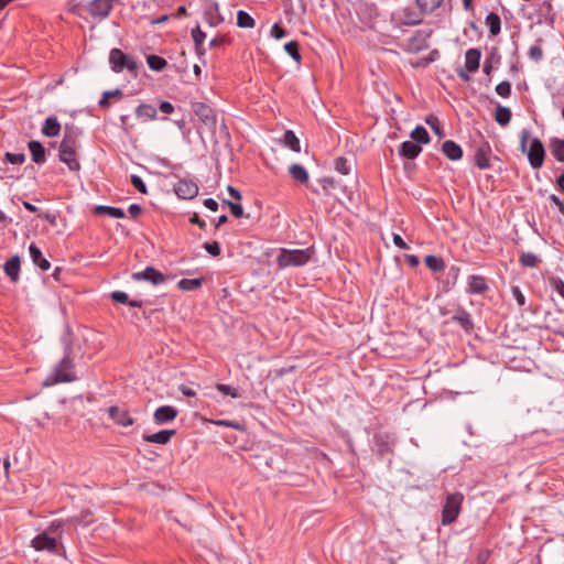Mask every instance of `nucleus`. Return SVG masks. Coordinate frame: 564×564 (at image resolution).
Here are the masks:
<instances>
[{
	"mask_svg": "<svg viewBox=\"0 0 564 564\" xmlns=\"http://www.w3.org/2000/svg\"><path fill=\"white\" fill-rule=\"evenodd\" d=\"M491 154V147L488 142L480 143L475 151L474 160L475 164L479 170L490 169L489 156Z\"/></svg>",
	"mask_w": 564,
	"mask_h": 564,
	"instance_id": "11",
	"label": "nucleus"
},
{
	"mask_svg": "<svg viewBox=\"0 0 564 564\" xmlns=\"http://www.w3.org/2000/svg\"><path fill=\"white\" fill-rule=\"evenodd\" d=\"M58 541L56 536L51 535L47 532H42L37 534L33 540L31 541L32 547H34L36 551H47L53 554L58 553Z\"/></svg>",
	"mask_w": 564,
	"mask_h": 564,
	"instance_id": "8",
	"label": "nucleus"
},
{
	"mask_svg": "<svg viewBox=\"0 0 564 564\" xmlns=\"http://www.w3.org/2000/svg\"><path fill=\"white\" fill-rule=\"evenodd\" d=\"M462 502V494L455 492L447 495L442 510V523L444 525H448L457 519L459 516Z\"/></svg>",
	"mask_w": 564,
	"mask_h": 564,
	"instance_id": "6",
	"label": "nucleus"
},
{
	"mask_svg": "<svg viewBox=\"0 0 564 564\" xmlns=\"http://www.w3.org/2000/svg\"><path fill=\"white\" fill-rule=\"evenodd\" d=\"M65 522L61 519L54 520L46 528L45 532L50 533L53 536H56L57 540L62 539L64 532Z\"/></svg>",
	"mask_w": 564,
	"mask_h": 564,
	"instance_id": "41",
	"label": "nucleus"
},
{
	"mask_svg": "<svg viewBox=\"0 0 564 564\" xmlns=\"http://www.w3.org/2000/svg\"><path fill=\"white\" fill-rule=\"evenodd\" d=\"M6 161L11 164H23L25 162V154L7 152Z\"/></svg>",
	"mask_w": 564,
	"mask_h": 564,
	"instance_id": "52",
	"label": "nucleus"
},
{
	"mask_svg": "<svg viewBox=\"0 0 564 564\" xmlns=\"http://www.w3.org/2000/svg\"><path fill=\"white\" fill-rule=\"evenodd\" d=\"M519 262L524 268H535L541 262V259L538 254L528 251L521 253Z\"/></svg>",
	"mask_w": 564,
	"mask_h": 564,
	"instance_id": "33",
	"label": "nucleus"
},
{
	"mask_svg": "<svg viewBox=\"0 0 564 564\" xmlns=\"http://www.w3.org/2000/svg\"><path fill=\"white\" fill-rule=\"evenodd\" d=\"M203 284L202 278L182 279L177 282V288L183 291H195Z\"/></svg>",
	"mask_w": 564,
	"mask_h": 564,
	"instance_id": "37",
	"label": "nucleus"
},
{
	"mask_svg": "<svg viewBox=\"0 0 564 564\" xmlns=\"http://www.w3.org/2000/svg\"><path fill=\"white\" fill-rule=\"evenodd\" d=\"M28 149L31 153L32 161L35 164L42 165L46 162L47 150L43 147L40 141L31 140L28 143Z\"/></svg>",
	"mask_w": 564,
	"mask_h": 564,
	"instance_id": "16",
	"label": "nucleus"
},
{
	"mask_svg": "<svg viewBox=\"0 0 564 564\" xmlns=\"http://www.w3.org/2000/svg\"><path fill=\"white\" fill-rule=\"evenodd\" d=\"M219 426L232 427L235 430H241V424L238 421L219 420L216 422Z\"/></svg>",
	"mask_w": 564,
	"mask_h": 564,
	"instance_id": "58",
	"label": "nucleus"
},
{
	"mask_svg": "<svg viewBox=\"0 0 564 564\" xmlns=\"http://www.w3.org/2000/svg\"><path fill=\"white\" fill-rule=\"evenodd\" d=\"M549 199L558 208V212L564 216V200L555 194H551Z\"/></svg>",
	"mask_w": 564,
	"mask_h": 564,
	"instance_id": "57",
	"label": "nucleus"
},
{
	"mask_svg": "<svg viewBox=\"0 0 564 564\" xmlns=\"http://www.w3.org/2000/svg\"><path fill=\"white\" fill-rule=\"evenodd\" d=\"M128 212L132 218H137L142 213V207L139 204H131Z\"/></svg>",
	"mask_w": 564,
	"mask_h": 564,
	"instance_id": "63",
	"label": "nucleus"
},
{
	"mask_svg": "<svg viewBox=\"0 0 564 564\" xmlns=\"http://www.w3.org/2000/svg\"><path fill=\"white\" fill-rule=\"evenodd\" d=\"M271 34L275 39L280 40L286 35V31L282 28H280V25L278 23H275L271 29Z\"/></svg>",
	"mask_w": 564,
	"mask_h": 564,
	"instance_id": "59",
	"label": "nucleus"
},
{
	"mask_svg": "<svg viewBox=\"0 0 564 564\" xmlns=\"http://www.w3.org/2000/svg\"><path fill=\"white\" fill-rule=\"evenodd\" d=\"M159 109L161 112L170 115L174 111V106L170 101H161Z\"/></svg>",
	"mask_w": 564,
	"mask_h": 564,
	"instance_id": "61",
	"label": "nucleus"
},
{
	"mask_svg": "<svg viewBox=\"0 0 564 564\" xmlns=\"http://www.w3.org/2000/svg\"><path fill=\"white\" fill-rule=\"evenodd\" d=\"M423 21L422 17L419 13L414 12L412 9H405L403 11L402 24L404 25H417Z\"/></svg>",
	"mask_w": 564,
	"mask_h": 564,
	"instance_id": "40",
	"label": "nucleus"
},
{
	"mask_svg": "<svg viewBox=\"0 0 564 564\" xmlns=\"http://www.w3.org/2000/svg\"><path fill=\"white\" fill-rule=\"evenodd\" d=\"M95 214L97 215H107L111 218H123L126 213L122 208L99 205L95 207Z\"/></svg>",
	"mask_w": 564,
	"mask_h": 564,
	"instance_id": "29",
	"label": "nucleus"
},
{
	"mask_svg": "<svg viewBox=\"0 0 564 564\" xmlns=\"http://www.w3.org/2000/svg\"><path fill=\"white\" fill-rule=\"evenodd\" d=\"M314 254L312 248L306 249H286L279 248L275 262L280 270L288 268H299L306 265Z\"/></svg>",
	"mask_w": 564,
	"mask_h": 564,
	"instance_id": "3",
	"label": "nucleus"
},
{
	"mask_svg": "<svg viewBox=\"0 0 564 564\" xmlns=\"http://www.w3.org/2000/svg\"><path fill=\"white\" fill-rule=\"evenodd\" d=\"M192 110L209 131L215 132L217 126V116L215 110L209 105L198 101L193 102Z\"/></svg>",
	"mask_w": 564,
	"mask_h": 564,
	"instance_id": "7",
	"label": "nucleus"
},
{
	"mask_svg": "<svg viewBox=\"0 0 564 564\" xmlns=\"http://www.w3.org/2000/svg\"><path fill=\"white\" fill-rule=\"evenodd\" d=\"M284 51L295 61H301L300 46L296 41H290L284 45Z\"/></svg>",
	"mask_w": 564,
	"mask_h": 564,
	"instance_id": "43",
	"label": "nucleus"
},
{
	"mask_svg": "<svg viewBox=\"0 0 564 564\" xmlns=\"http://www.w3.org/2000/svg\"><path fill=\"white\" fill-rule=\"evenodd\" d=\"M444 2V0H415V3L422 14L434 13Z\"/></svg>",
	"mask_w": 564,
	"mask_h": 564,
	"instance_id": "28",
	"label": "nucleus"
},
{
	"mask_svg": "<svg viewBox=\"0 0 564 564\" xmlns=\"http://www.w3.org/2000/svg\"><path fill=\"white\" fill-rule=\"evenodd\" d=\"M452 321L459 324L466 332H470L474 327L470 314L464 308L458 310L457 313L452 316Z\"/></svg>",
	"mask_w": 564,
	"mask_h": 564,
	"instance_id": "27",
	"label": "nucleus"
},
{
	"mask_svg": "<svg viewBox=\"0 0 564 564\" xmlns=\"http://www.w3.org/2000/svg\"><path fill=\"white\" fill-rule=\"evenodd\" d=\"M112 10V3L109 0H93L88 4V12L93 17L106 19Z\"/></svg>",
	"mask_w": 564,
	"mask_h": 564,
	"instance_id": "13",
	"label": "nucleus"
},
{
	"mask_svg": "<svg viewBox=\"0 0 564 564\" xmlns=\"http://www.w3.org/2000/svg\"><path fill=\"white\" fill-rule=\"evenodd\" d=\"M424 262L426 267L434 272H441L445 268L443 259L434 254L426 256Z\"/></svg>",
	"mask_w": 564,
	"mask_h": 564,
	"instance_id": "38",
	"label": "nucleus"
},
{
	"mask_svg": "<svg viewBox=\"0 0 564 564\" xmlns=\"http://www.w3.org/2000/svg\"><path fill=\"white\" fill-rule=\"evenodd\" d=\"M3 270L13 283L18 282L20 279V258H19V256H13L9 260H7L3 265Z\"/></svg>",
	"mask_w": 564,
	"mask_h": 564,
	"instance_id": "22",
	"label": "nucleus"
},
{
	"mask_svg": "<svg viewBox=\"0 0 564 564\" xmlns=\"http://www.w3.org/2000/svg\"><path fill=\"white\" fill-rule=\"evenodd\" d=\"M392 240H393L394 246H397L400 249H408L409 248V246L403 240V238L400 235H398V234H393Z\"/></svg>",
	"mask_w": 564,
	"mask_h": 564,
	"instance_id": "62",
	"label": "nucleus"
},
{
	"mask_svg": "<svg viewBox=\"0 0 564 564\" xmlns=\"http://www.w3.org/2000/svg\"><path fill=\"white\" fill-rule=\"evenodd\" d=\"M176 434V430H162L153 434H144L142 436L143 441L147 443H155L165 445L171 438Z\"/></svg>",
	"mask_w": 564,
	"mask_h": 564,
	"instance_id": "18",
	"label": "nucleus"
},
{
	"mask_svg": "<svg viewBox=\"0 0 564 564\" xmlns=\"http://www.w3.org/2000/svg\"><path fill=\"white\" fill-rule=\"evenodd\" d=\"M511 110L508 107L499 105L495 111V120L498 124L505 127L511 120Z\"/></svg>",
	"mask_w": 564,
	"mask_h": 564,
	"instance_id": "32",
	"label": "nucleus"
},
{
	"mask_svg": "<svg viewBox=\"0 0 564 564\" xmlns=\"http://www.w3.org/2000/svg\"><path fill=\"white\" fill-rule=\"evenodd\" d=\"M421 152V145L414 141H404L399 147V155L409 160H414Z\"/></svg>",
	"mask_w": 564,
	"mask_h": 564,
	"instance_id": "19",
	"label": "nucleus"
},
{
	"mask_svg": "<svg viewBox=\"0 0 564 564\" xmlns=\"http://www.w3.org/2000/svg\"><path fill=\"white\" fill-rule=\"evenodd\" d=\"M174 192L181 199H193L198 194V185L193 180H180L174 185Z\"/></svg>",
	"mask_w": 564,
	"mask_h": 564,
	"instance_id": "10",
	"label": "nucleus"
},
{
	"mask_svg": "<svg viewBox=\"0 0 564 564\" xmlns=\"http://www.w3.org/2000/svg\"><path fill=\"white\" fill-rule=\"evenodd\" d=\"M70 355L72 345L66 341L62 360L56 365L54 371L43 381V386L50 387L56 383L73 382L76 380V375L74 372L75 364Z\"/></svg>",
	"mask_w": 564,
	"mask_h": 564,
	"instance_id": "2",
	"label": "nucleus"
},
{
	"mask_svg": "<svg viewBox=\"0 0 564 564\" xmlns=\"http://www.w3.org/2000/svg\"><path fill=\"white\" fill-rule=\"evenodd\" d=\"M318 183L321 184L325 195H330V191L335 188L336 182L333 177H322Z\"/></svg>",
	"mask_w": 564,
	"mask_h": 564,
	"instance_id": "48",
	"label": "nucleus"
},
{
	"mask_svg": "<svg viewBox=\"0 0 564 564\" xmlns=\"http://www.w3.org/2000/svg\"><path fill=\"white\" fill-rule=\"evenodd\" d=\"M107 412L110 419L115 421L118 425L128 427L134 423V420L130 416L129 412L118 406H110L108 408Z\"/></svg>",
	"mask_w": 564,
	"mask_h": 564,
	"instance_id": "14",
	"label": "nucleus"
},
{
	"mask_svg": "<svg viewBox=\"0 0 564 564\" xmlns=\"http://www.w3.org/2000/svg\"><path fill=\"white\" fill-rule=\"evenodd\" d=\"M442 151L451 161H458L463 156L462 147L453 140H446L442 144Z\"/></svg>",
	"mask_w": 564,
	"mask_h": 564,
	"instance_id": "20",
	"label": "nucleus"
},
{
	"mask_svg": "<svg viewBox=\"0 0 564 564\" xmlns=\"http://www.w3.org/2000/svg\"><path fill=\"white\" fill-rule=\"evenodd\" d=\"M376 451L380 456H384L390 452V446L387 441L383 440L382 436L375 437Z\"/></svg>",
	"mask_w": 564,
	"mask_h": 564,
	"instance_id": "45",
	"label": "nucleus"
},
{
	"mask_svg": "<svg viewBox=\"0 0 564 564\" xmlns=\"http://www.w3.org/2000/svg\"><path fill=\"white\" fill-rule=\"evenodd\" d=\"M192 39L194 41V44L197 48H199L206 39V33L202 31L199 26H196L192 30Z\"/></svg>",
	"mask_w": 564,
	"mask_h": 564,
	"instance_id": "46",
	"label": "nucleus"
},
{
	"mask_svg": "<svg viewBox=\"0 0 564 564\" xmlns=\"http://www.w3.org/2000/svg\"><path fill=\"white\" fill-rule=\"evenodd\" d=\"M488 290V284L485 276L479 274H471L468 278L467 293L469 294H481Z\"/></svg>",
	"mask_w": 564,
	"mask_h": 564,
	"instance_id": "17",
	"label": "nucleus"
},
{
	"mask_svg": "<svg viewBox=\"0 0 564 564\" xmlns=\"http://www.w3.org/2000/svg\"><path fill=\"white\" fill-rule=\"evenodd\" d=\"M551 152L558 162H564V139L553 138L551 140Z\"/></svg>",
	"mask_w": 564,
	"mask_h": 564,
	"instance_id": "34",
	"label": "nucleus"
},
{
	"mask_svg": "<svg viewBox=\"0 0 564 564\" xmlns=\"http://www.w3.org/2000/svg\"><path fill=\"white\" fill-rule=\"evenodd\" d=\"M156 108L149 104H141L135 108V116L143 121L156 119Z\"/></svg>",
	"mask_w": 564,
	"mask_h": 564,
	"instance_id": "26",
	"label": "nucleus"
},
{
	"mask_svg": "<svg viewBox=\"0 0 564 564\" xmlns=\"http://www.w3.org/2000/svg\"><path fill=\"white\" fill-rule=\"evenodd\" d=\"M334 169L343 175H347L350 173L348 160L344 156H339L334 160Z\"/></svg>",
	"mask_w": 564,
	"mask_h": 564,
	"instance_id": "44",
	"label": "nucleus"
},
{
	"mask_svg": "<svg viewBox=\"0 0 564 564\" xmlns=\"http://www.w3.org/2000/svg\"><path fill=\"white\" fill-rule=\"evenodd\" d=\"M29 253L32 262L42 271H46L51 268L50 261L43 257L41 249L34 243L30 245Z\"/></svg>",
	"mask_w": 564,
	"mask_h": 564,
	"instance_id": "21",
	"label": "nucleus"
},
{
	"mask_svg": "<svg viewBox=\"0 0 564 564\" xmlns=\"http://www.w3.org/2000/svg\"><path fill=\"white\" fill-rule=\"evenodd\" d=\"M553 289L564 299V281L562 279H554Z\"/></svg>",
	"mask_w": 564,
	"mask_h": 564,
	"instance_id": "60",
	"label": "nucleus"
},
{
	"mask_svg": "<svg viewBox=\"0 0 564 564\" xmlns=\"http://www.w3.org/2000/svg\"><path fill=\"white\" fill-rule=\"evenodd\" d=\"M41 132L48 138L57 137L61 132V123L56 117H48L45 119Z\"/></svg>",
	"mask_w": 564,
	"mask_h": 564,
	"instance_id": "24",
	"label": "nucleus"
},
{
	"mask_svg": "<svg viewBox=\"0 0 564 564\" xmlns=\"http://www.w3.org/2000/svg\"><path fill=\"white\" fill-rule=\"evenodd\" d=\"M203 248L209 253L212 257H218L221 253L220 245L217 241L205 242Z\"/></svg>",
	"mask_w": 564,
	"mask_h": 564,
	"instance_id": "50",
	"label": "nucleus"
},
{
	"mask_svg": "<svg viewBox=\"0 0 564 564\" xmlns=\"http://www.w3.org/2000/svg\"><path fill=\"white\" fill-rule=\"evenodd\" d=\"M405 261L411 268H416L420 264L419 257L415 254H405Z\"/></svg>",
	"mask_w": 564,
	"mask_h": 564,
	"instance_id": "64",
	"label": "nucleus"
},
{
	"mask_svg": "<svg viewBox=\"0 0 564 564\" xmlns=\"http://www.w3.org/2000/svg\"><path fill=\"white\" fill-rule=\"evenodd\" d=\"M80 131L74 126H66L64 137L58 148V159L65 163L70 171H79L80 164L77 160L78 137Z\"/></svg>",
	"mask_w": 564,
	"mask_h": 564,
	"instance_id": "1",
	"label": "nucleus"
},
{
	"mask_svg": "<svg viewBox=\"0 0 564 564\" xmlns=\"http://www.w3.org/2000/svg\"><path fill=\"white\" fill-rule=\"evenodd\" d=\"M282 143L293 152L301 151V142L292 130H286L284 132Z\"/></svg>",
	"mask_w": 564,
	"mask_h": 564,
	"instance_id": "31",
	"label": "nucleus"
},
{
	"mask_svg": "<svg viewBox=\"0 0 564 564\" xmlns=\"http://www.w3.org/2000/svg\"><path fill=\"white\" fill-rule=\"evenodd\" d=\"M130 181H131V184L133 185V187L140 192L141 194H147L148 193V188H147V185L145 183L143 182V180L135 175V174H132L130 176Z\"/></svg>",
	"mask_w": 564,
	"mask_h": 564,
	"instance_id": "49",
	"label": "nucleus"
},
{
	"mask_svg": "<svg viewBox=\"0 0 564 564\" xmlns=\"http://www.w3.org/2000/svg\"><path fill=\"white\" fill-rule=\"evenodd\" d=\"M147 63H148L149 67L155 72L163 70L167 65V62L165 58H163L159 55H154V54L147 56Z\"/></svg>",
	"mask_w": 564,
	"mask_h": 564,
	"instance_id": "39",
	"label": "nucleus"
},
{
	"mask_svg": "<svg viewBox=\"0 0 564 564\" xmlns=\"http://www.w3.org/2000/svg\"><path fill=\"white\" fill-rule=\"evenodd\" d=\"M204 20L212 28H216L224 22V18L219 12V6L217 2L210 3L205 8Z\"/></svg>",
	"mask_w": 564,
	"mask_h": 564,
	"instance_id": "15",
	"label": "nucleus"
},
{
	"mask_svg": "<svg viewBox=\"0 0 564 564\" xmlns=\"http://www.w3.org/2000/svg\"><path fill=\"white\" fill-rule=\"evenodd\" d=\"M110 297L113 302L121 304H128L129 302V295L123 291H113L111 292Z\"/></svg>",
	"mask_w": 564,
	"mask_h": 564,
	"instance_id": "54",
	"label": "nucleus"
},
{
	"mask_svg": "<svg viewBox=\"0 0 564 564\" xmlns=\"http://www.w3.org/2000/svg\"><path fill=\"white\" fill-rule=\"evenodd\" d=\"M131 278L134 281H149L153 285H160L166 280L162 272L151 265L147 267L142 271L132 273Z\"/></svg>",
	"mask_w": 564,
	"mask_h": 564,
	"instance_id": "9",
	"label": "nucleus"
},
{
	"mask_svg": "<svg viewBox=\"0 0 564 564\" xmlns=\"http://www.w3.org/2000/svg\"><path fill=\"white\" fill-rule=\"evenodd\" d=\"M177 413V410L172 405H161L154 411L153 420L159 425L166 424L174 421Z\"/></svg>",
	"mask_w": 564,
	"mask_h": 564,
	"instance_id": "12",
	"label": "nucleus"
},
{
	"mask_svg": "<svg viewBox=\"0 0 564 564\" xmlns=\"http://www.w3.org/2000/svg\"><path fill=\"white\" fill-rule=\"evenodd\" d=\"M289 174L292 180L300 184H306L308 182L307 170L299 163H294L289 167Z\"/></svg>",
	"mask_w": 564,
	"mask_h": 564,
	"instance_id": "25",
	"label": "nucleus"
},
{
	"mask_svg": "<svg viewBox=\"0 0 564 564\" xmlns=\"http://www.w3.org/2000/svg\"><path fill=\"white\" fill-rule=\"evenodd\" d=\"M411 138L417 144H426L430 142L429 132L422 126H417L412 130Z\"/></svg>",
	"mask_w": 564,
	"mask_h": 564,
	"instance_id": "36",
	"label": "nucleus"
},
{
	"mask_svg": "<svg viewBox=\"0 0 564 564\" xmlns=\"http://www.w3.org/2000/svg\"><path fill=\"white\" fill-rule=\"evenodd\" d=\"M485 23L489 28V33L491 36H496L500 33L501 19L497 13H495V12L488 13L486 17Z\"/></svg>",
	"mask_w": 564,
	"mask_h": 564,
	"instance_id": "30",
	"label": "nucleus"
},
{
	"mask_svg": "<svg viewBox=\"0 0 564 564\" xmlns=\"http://www.w3.org/2000/svg\"><path fill=\"white\" fill-rule=\"evenodd\" d=\"M224 203L229 206L231 214L236 218L242 217L243 208H242V206L240 204H237V203H234V202H230V200H227V199H225Z\"/></svg>",
	"mask_w": 564,
	"mask_h": 564,
	"instance_id": "55",
	"label": "nucleus"
},
{
	"mask_svg": "<svg viewBox=\"0 0 564 564\" xmlns=\"http://www.w3.org/2000/svg\"><path fill=\"white\" fill-rule=\"evenodd\" d=\"M425 122L438 138H444V130L441 126L440 119L436 116H427Z\"/></svg>",
	"mask_w": 564,
	"mask_h": 564,
	"instance_id": "42",
	"label": "nucleus"
},
{
	"mask_svg": "<svg viewBox=\"0 0 564 564\" xmlns=\"http://www.w3.org/2000/svg\"><path fill=\"white\" fill-rule=\"evenodd\" d=\"M237 25L241 29H252L256 21L247 11L239 10L237 12Z\"/></svg>",
	"mask_w": 564,
	"mask_h": 564,
	"instance_id": "35",
	"label": "nucleus"
},
{
	"mask_svg": "<svg viewBox=\"0 0 564 564\" xmlns=\"http://www.w3.org/2000/svg\"><path fill=\"white\" fill-rule=\"evenodd\" d=\"M481 52L478 48H469L465 53V68L467 72H476L479 68Z\"/></svg>",
	"mask_w": 564,
	"mask_h": 564,
	"instance_id": "23",
	"label": "nucleus"
},
{
	"mask_svg": "<svg viewBox=\"0 0 564 564\" xmlns=\"http://www.w3.org/2000/svg\"><path fill=\"white\" fill-rule=\"evenodd\" d=\"M530 137V130L523 129L520 134V150L527 152L529 163L532 169H540L545 159V149L539 138L531 141L530 149L527 151V143Z\"/></svg>",
	"mask_w": 564,
	"mask_h": 564,
	"instance_id": "4",
	"label": "nucleus"
},
{
	"mask_svg": "<svg viewBox=\"0 0 564 564\" xmlns=\"http://www.w3.org/2000/svg\"><path fill=\"white\" fill-rule=\"evenodd\" d=\"M512 295L519 306H523L525 304V296L519 286L512 288Z\"/></svg>",
	"mask_w": 564,
	"mask_h": 564,
	"instance_id": "56",
	"label": "nucleus"
},
{
	"mask_svg": "<svg viewBox=\"0 0 564 564\" xmlns=\"http://www.w3.org/2000/svg\"><path fill=\"white\" fill-rule=\"evenodd\" d=\"M109 64L112 72L121 73L127 69L133 76L138 74V63L129 54H126L120 48H112L109 53Z\"/></svg>",
	"mask_w": 564,
	"mask_h": 564,
	"instance_id": "5",
	"label": "nucleus"
},
{
	"mask_svg": "<svg viewBox=\"0 0 564 564\" xmlns=\"http://www.w3.org/2000/svg\"><path fill=\"white\" fill-rule=\"evenodd\" d=\"M216 389L226 395H230L231 398H239L238 390L229 384L218 383Z\"/></svg>",
	"mask_w": 564,
	"mask_h": 564,
	"instance_id": "51",
	"label": "nucleus"
},
{
	"mask_svg": "<svg viewBox=\"0 0 564 564\" xmlns=\"http://www.w3.org/2000/svg\"><path fill=\"white\" fill-rule=\"evenodd\" d=\"M496 93L502 98H508L511 95V84L508 80L500 82L496 86Z\"/></svg>",
	"mask_w": 564,
	"mask_h": 564,
	"instance_id": "47",
	"label": "nucleus"
},
{
	"mask_svg": "<svg viewBox=\"0 0 564 564\" xmlns=\"http://www.w3.org/2000/svg\"><path fill=\"white\" fill-rule=\"evenodd\" d=\"M528 55L531 59L540 62L543 57V50L539 45H532L528 51Z\"/></svg>",
	"mask_w": 564,
	"mask_h": 564,
	"instance_id": "53",
	"label": "nucleus"
}]
</instances>
